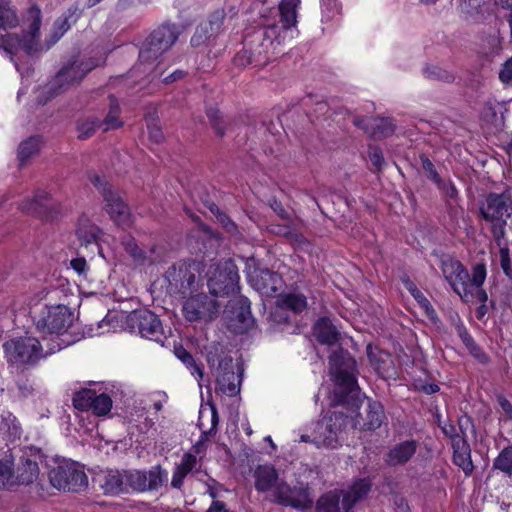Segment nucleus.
<instances>
[{"label":"nucleus","mask_w":512,"mask_h":512,"mask_svg":"<svg viewBox=\"0 0 512 512\" xmlns=\"http://www.w3.org/2000/svg\"><path fill=\"white\" fill-rule=\"evenodd\" d=\"M77 10V7H70L66 13L58 17L53 23L49 36L42 43L40 41L41 10L36 6L30 7L23 20L21 35L11 33L0 37V51L12 56L18 50H23L28 55H37L49 50L70 29L71 21L77 20Z\"/></svg>","instance_id":"1"},{"label":"nucleus","mask_w":512,"mask_h":512,"mask_svg":"<svg viewBox=\"0 0 512 512\" xmlns=\"http://www.w3.org/2000/svg\"><path fill=\"white\" fill-rule=\"evenodd\" d=\"M62 348L55 337L41 339L26 336L5 342L4 351L8 362L17 366H34L42 358L47 357Z\"/></svg>","instance_id":"2"},{"label":"nucleus","mask_w":512,"mask_h":512,"mask_svg":"<svg viewBox=\"0 0 512 512\" xmlns=\"http://www.w3.org/2000/svg\"><path fill=\"white\" fill-rule=\"evenodd\" d=\"M372 483L368 478L357 480L346 491H330L322 495L316 503L317 512H354L358 501L364 499L371 490Z\"/></svg>","instance_id":"3"},{"label":"nucleus","mask_w":512,"mask_h":512,"mask_svg":"<svg viewBox=\"0 0 512 512\" xmlns=\"http://www.w3.org/2000/svg\"><path fill=\"white\" fill-rule=\"evenodd\" d=\"M74 319L72 311L65 305H45L34 313L33 321L36 330L47 338L59 336L67 331Z\"/></svg>","instance_id":"4"},{"label":"nucleus","mask_w":512,"mask_h":512,"mask_svg":"<svg viewBox=\"0 0 512 512\" xmlns=\"http://www.w3.org/2000/svg\"><path fill=\"white\" fill-rule=\"evenodd\" d=\"M348 418L343 412L334 411L319 420L313 431L311 443L317 448L336 449L340 446V435L347 425Z\"/></svg>","instance_id":"5"},{"label":"nucleus","mask_w":512,"mask_h":512,"mask_svg":"<svg viewBox=\"0 0 512 512\" xmlns=\"http://www.w3.org/2000/svg\"><path fill=\"white\" fill-rule=\"evenodd\" d=\"M330 365L334 370L335 382L340 389L341 395L340 402L345 400L349 394L356 395L359 387L356 379V361L350 356L347 351L339 349L334 351L330 357Z\"/></svg>","instance_id":"6"},{"label":"nucleus","mask_w":512,"mask_h":512,"mask_svg":"<svg viewBox=\"0 0 512 512\" xmlns=\"http://www.w3.org/2000/svg\"><path fill=\"white\" fill-rule=\"evenodd\" d=\"M217 300L206 293H197L187 297L182 303V315L188 322L209 323L219 313Z\"/></svg>","instance_id":"7"},{"label":"nucleus","mask_w":512,"mask_h":512,"mask_svg":"<svg viewBox=\"0 0 512 512\" xmlns=\"http://www.w3.org/2000/svg\"><path fill=\"white\" fill-rule=\"evenodd\" d=\"M178 34L172 25H162L146 38L139 51L141 62L157 60L176 42Z\"/></svg>","instance_id":"8"},{"label":"nucleus","mask_w":512,"mask_h":512,"mask_svg":"<svg viewBox=\"0 0 512 512\" xmlns=\"http://www.w3.org/2000/svg\"><path fill=\"white\" fill-rule=\"evenodd\" d=\"M480 214L482 218L488 222L500 223L499 228H494L493 233L498 237L504 235L503 225L506 223L505 218L512 214V197L509 193H490L486 196L485 201L480 205Z\"/></svg>","instance_id":"9"},{"label":"nucleus","mask_w":512,"mask_h":512,"mask_svg":"<svg viewBox=\"0 0 512 512\" xmlns=\"http://www.w3.org/2000/svg\"><path fill=\"white\" fill-rule=\"evenodd\" d=\"M126 324L132 332H138L142 337L163 342V327L156 314L147 309L134 310L126 316Z\"/></svg>","instance_id":"10"},{"label":"nucleus","mask_w":512,"mask_h":512,"mask_svg":"<svg viewBox=\"0 0 512 512\" xmlns=\"http://www.w3.org/2000/svg\"><path fill=\"white\" fill-rule=\"evenodd\" d=\"M49 480L53 487L64 491L79 492L88 485L85 472L73 463H64L52 468L49 472Z\"/></svg>","instance_id":"11"},{"label":"nucleus","mask_w":512,"mask_h":512,"mask_svg":"<svg viewBox=\"0 0 512 512\" xmlns=\"http://www.w3.org/2000/svg\"><path fill=\"white\" fill-rule=\"evenodd\" d=\"M96 65L92 62L74 61L64 66L46 86V92L54 97L81 81Z\"/></svg>","instance_id":"12"},{"label":"nucleus","mask_w":512,"mask_h":512,"mask_svg":"<svg viewBox=\"0 0 512 512\" xmlns=\"http://www.w3.org/2000/svg\"><path fill=\"white\" fill-rule=\"evenodd\" d=\"M238 282L239 274L236 264L232 260H226L209 276L208 286L214 295L222 296L234 293L238 288Z\"/></svg>","instance_id":"13"},{"label":"nucleus","mask_w":512,"mask_h":512,"mask_svg":"<svg viewBox=\"0 0 512 512\" xmlns=\"http://www.w3.org/2000/svg\"><path fill=\"white\" fill-rule=\"evenodd\" d=\"M20 209L45 221H53L61 214L60 203L55 201L48 192L42 190L37 191L31 199L23 201Z\"/></svg>","instance_id":"14"},{"label":"nucleus","mask_w":512,"mask_h":512,"mask_svg":"<svg viewBox=\"0 0 512 512\" xmlns=\"http://www.w3.org/2000/svg\"><path fill=\"white\" fill-rule=\"evenodd\" d=\"M442 273L446 281L450 284L455 293L462 300L468 302L472 296L469 286V274L460 261L453 258L442 260Z\"/></svg>","instance_id":"15"},{"label":"nucleus","mask_w":512,"mask_h":512,"mask_svg":"<svg viewBox=\"0 0 512 512\" xmlns=\"http://www.w3.org/2000/svg\"><path fill=\"white\" fill-rule=\"evenodd\" d=\"M167 471L161 466L152 467L149 471L133 470L125 472L127 487L137 492L159 489L167 479Z\"/></svg>","instance_id":"16"},{"label":"nucleus","mask_w":512,"mask_h":512,"mask_svg":"<svg viewBox=\"0 0 512 512\" xmlns=\"http://www.w3.org/2000/svg\"><path fill=\"white\" fill-rule=\"evenodd\" d=\"M198 267L195 263H180L170 267L165 278L171 292L185 294L196 286V273Z\"/></svg>","instance_id":"17"},{"label":"nucleus","mask_w":512,"mask_h":512,"mask_svg":"<svg viewBox=\"0 0 512 512\" xmlns=\"http://www.w3.org/2000/svg\"><path fill=\"white\" fill-rule=\"evenodd\" d=\"M277 503L291 506L300 510H307L313 506V497L307 487L291 488L286 482H281L276 488Z\"/></svg>","instance_id":"18"},{"label":"nucleus","mask_w":512,"mask_h":512,"mask_svg":"<svg viewBox=\"0 0 512 512\" xmlns=\"http://www.w3.org/2000/svg\"><path fill=\"white\" fill-rule=\"evenodd\" d=\"M226 12L223 8L214 10L205 23H202L191 38L194 46L209 43L225 30Z\"/></svg>","instance_id":"19"},{"label":"nucleus","mask_w":512,"mask_h":512,"mask_svg":"<svg viewBox=\"0 0 512 512\" xmlns=\"http://www.w3.org/2000/svg\"><path fill=\"white\" fill-rule=\"evenodd\" d=\"M102 232L98 226L87 217H81L77 224L76 236L80 243V250L87 254L100 253L99 239Z\"/></svg>","instance_id":"20"},{"label":"nucleus","mask_w":512,"mask_h":512,"mask_svg":"<svg viewBox=\"0 0 512 512\" xmlns=\"http://www.w3.org/2000/svg\"><path fill=\"white\" fill-rule=\"evenodd\" d=\"M217 387L228 395L235 396L240 391V377L233 370V361L231 357H225L218 362L217 367Z\"/></svg>","instance_id":"21"},{"label":"nucleus","mask_w":512,"mask_h":512,"mask_svg":"<svg viewBox=\"0 0 512 512\" xmlns=\"http://www.w3.org/2000/svg\"><path fill=\"white\" fill-rule=\"evenodd\" d=\"M103 198L106 202V211L112 220L119 226L130 224V210L117 191L103 187Z\"/></svg>","instance_id":"22"},{"label":"nucleus","mask_w":512,"mask_h":512,"mask_svg":"<svg viewBox=\"0 0 512 512\" xmlns=\"http://www.w3.org/2000/svg\"><path fill=\"white\" fill-rule=\"evenodd\" d=\"M354 125L363 129L369 137L373 139H382L391 136L395 131V124L390 118H363L356 117Z\"/></svg>","instance_id":"23"},{"label":"nucleus","mask_w":512,"mask_h":512,"mask_svg":"<svg viewBox=\"0 0 512 512\" xmlns=\"http://www.w3.org/2000/svg\"><path fill=\"white\" fill-rule=\"evenodd\" d=\"M255 479V489L258 492H267L272 490L274 501L276 500V488L283 480H279L277 470L271 464L258 465L253 471Z\"/></svg>","instance_id":"24"},{"label":"nucleus","mask_w":512,"mask_h":512,"mask_svg":"<svg viewBox=\"0 0 512 512\" xmlns=\"http://www.w3.org/2000/svg\"><path fill=\"white\" fill-rule=\"evenodd\" d=\"M365 417L358 415L355 419V427L363 430H375L381 426L385 419L383 406L378 401L368 400Z\"/></svg>","instance_id":"25"},{"label":"nucleus","mask_w":512,"mask_h":512,"mask_svg":"<svg viewBox=\"0 0 512 512\" xmlns=\"http://www.w3.org/2000/svg\"><path fill=\"white\" fill-rule=\"evenodd\" d=\"M452 447L455 465L461 468L466 476L471 475L474 466L471 459V449L467 441L463 437L455 435Z\"/></svg>","instance_id":"26"},{"label":"nucleus","mask_w":512,"mask_h":512,"mask_svg":"<svg viewBox=\"0 0 512 512\" xmlns=\"http://www.w3.org/2000/svg\"><path fill=\"white\" fill-rule=\"evenodd\" d=\"M287 32H283L282 27L278 24H273L264 27L257 33V37L261 39L260 49L262 53L269 54V52L276 49L278 45H281L286 37Z\"/></svg>","instance_id":"27"},{"label":"nucleus","mask_w":512,"mask_h":512,"mask_svg":"<svg viewBox=\"0 0 512 512\" xmlns=\"http://www.w3.org/2000/svg\"><path fill=\"white\" fill-rule=\"evenodd\" d=\"M417 443L414 440H407L392 447L386 458L390 466H397L407 463L415 454Z\"/></svg>","instance_id":"28"},{"label":"nucleus","mask_w":512,"mask_h":512,"mask_svg":"<svg viewBox=\"0 0 512 512\" xmlns=\"http://www.w3.org/2000/svg\"><path fill=\"white\" fill-rule=\"evenodd\" d=\"M317 341L324 345H335L340 340V333L328 318H320L313 327Z\"/></svg>","instance_id":"29"},{"label":"nucleus","mask_w":512,"mask_h":512,"mask_svg":"<svg viewBox=\"0 0 512 512\" xmlns=\"http://www.w3.org/2000/svg\"><path fill=\"white\" fill-rule=\"evenodd\" d=\"M100 486L105 494L116 495L126 490L125 473L118 470L107 471L100 479Z\"/></svg>","instance_id":"30"},{"label":"nucleus","mask_w":512,"mask_h":512,"mask_svg":"<svg viewBox=\"0 0 512 512\" xmlns=\"http://www.w3.org/2000/svg\"><path fill=\"white\" fill-rule=\"evenodd\" d=\"M300 0H281L279 3L280 23L283 32H288L297 24V8Z\"/></svg>","instance_id":"31"},{"label":"nucleus","mask_w":512,"mask_h":512,"mask_svg":"<svg viewBox=\"0 0 512 512\" xmlns=\"http://www.w3.org/2000/svg\"><path fill=\"white\" fill-rule=\"evenodd\" d=\"M196 464V457L190 453H185L181 459V462L175 467L171 480V486L173 488H181L183 485L184 478L194 468Z\"/></svg>","instance_id":"32"},{"label":"nucleus","mask_w":512,"mask_h":512,"mask_svg":"<svg viewBox=\"0 0 512 512\" xmlns=\"http://www.w3.org/2000/svg\"><path fill=\"white\" fill-rule=\"evenodd\" d=\"M109 111L103 121H100L101 127L104 132L116 129L122 126V121L119 119L120 106L114 96H109Z\"/></svg>","instance_id":"33"},{"label":"nucleus","mask_w":512,"mask_h":512,"mask_svg":"<svg viewBox=\"0 0 512 512\" xmlns=\"http://www.w3.org/2000/svg\"><path fill=\"white\" fill-rule=\"evenodd\" d=\"M457 330L459 337L461 338L463 344L469 350L471 355L477 360H479L481 363H487L489 360L487 354L482 350L480 346L476 344V342L468 333V331L463 326H459Z\"/></svg>","instance_id":"34"},{"label":"nucleus","mask_w":512,"mask_h":512,"mask_svg":"<svg viewBox=\"0 0 512 512\" xmlns=\"http://www.w3.org/2000/svg\"><path fill=\"white\" fill-rule=\"evenodd\" d=\"M279 306L284 309H289L295 313H300L306 309L307 300L303 294H285L279 298Z\"/></svg>","instance_id":"35"},{"label":"nucleus","mask_w":512,"mask_h":512,"mask_svg":"<svg viewBox=\"0 0 512 512\" xmlns=\"http://www.w3.org/2000/svg\"><path fill=\"white\" fill-rule=\"evenodd\" d=\"M19 24L16 11L5 0H0V28L7 30Z\"/></svg>","instance_id":"36"},{"label":"nucleus","mask_w":512,"mask_h":512,"mask_svg":"<svg viewBox=\"0 0 512 512\" xmlns=\"http://www.w3.org/2000/svg\"><path fill=\"white\" fill-rule=\"evenodd\" d=\"M269 229L273 234L283 236L293 242L302 243L304 241L303 235L293 227L291 219L283 225L271 224Z\"/></svg>","instance_id":"37"},{"label":"nucleus","mask_w":512,"mask_h":512,"mask_svg":"<svg viewBox=\"0 0 512 512\" xmlns=\"http://www.w3.org/2000/svg\"><path fill=\"white\" fill-rule=\"evenodd\" d=\"M403 283L405 288L411 293V295L414 297V299L417 301L420 307L424 309L425 313L430 317L435 315V310L431 305L430 301L416 287V285L409 278L404 279Z\"/></svg>","instance_id":"38"},{"label":"nucleus","mask_w":512,"mask_h":512,"mask_svg":"<svg viewBox=\"0 0 512 512\" xmlns=\"http://www.w3.org/2000/svg\"><path fill=\"white\" fill-rule=\"evenodd\" d=\"M41 145L39 137H30L20 143L18 148V158L21 164L28 160L33 155L37 154Z\"/></svg>","instance_id":"39"},{"label":"nucleus","mask_w":512,"mask_h":512,"mask_svg":"<svg viewBox=\"0 0 512 512\" xmlns=\"http://www.w3.org/2000/svg\"><path fill=\"white\" fill-rule=\"evenodd\" d=\"M493 469L512 475V445L503 448L493 461Z\"/></svg>","instance_id":"40"},{"label":"nucleus","mask_w":512,"mask_h":512,"mask_svg":"<svg viewBox=\"0 0 512 512\" xmlns=\"http://www.w3.org/2000/svg\"><path fill=\"white\" fill-rule=\"evenodd\" d=\"M207 117L216 135L223 137L226 134V129L230 125V122L223 118L217 108L208 109Z\"/></svg>","instance_id":"41"},{"label":"nucleus","mask_w":512,"mask_h":512,"mask_svg":"<svg viewBox=\"0 0 512 512\" xmlns=\"http://www.w3.org/2000/svg\"><path fill=\"white\" fill-rule=\"evenodd\" d=\"M100 127V120L97 117L89 116L78 122V138L81 140L88 139L92 137L95 131Z\"/></svg>","instance_id":"42"},{"label":"nucleus","mask_w":512,"mask_h":512,"mask_svg":"<svg viewBox=\"0 0 512 512\" xmlns=\"http://www.w3.org/2000/svg\"><path fill=\"white\" fill-rule=\"evenodd\" d=\"M95 394L96 391L91 389L76 392L72 399L74 407L80 411H90Z\"/></svg>","instance_id":"43"},{"label":"nucleus","mask_w":512,"mask_h":512,"mask_svg":"<svg viewBox=\"0 0 512 512\" xmlns=\"http://www.w3.org/2000/svg\"><path fill=\"white\" fill-rule=\"evenodd\" d=\"M90 410L97 416H104L111 411L112 400L106 393L95 394Z\"/></svg>","instance_id":"44"},{"label":"nucleus","mask_w":512,"mask_h":512,"mask_svg":"<svg viewBox=\"0 0 512 512\" xmlns=\"http://www.w3.org/2000/svg\"><path fill=\"white\" fill-rule=\"evenodd\" d=\"M176 356L186 365L188 369H190L191 374L197 376L198 379H202L203 370L196 363L193 356L184 348L180 347L175 350Z\"/></svg>","instance_id":"45"},{"label":"nucleus","mask_w":512,"mask_h":512,"mask_svg":"<svg viewBox=\"0 0 512 512\" xmlns=\"http://www.w3.org/2000/svg\"><path fill=\"white\" fill-rule=\"evenodd\" d=\"M204 413L200 412L199 423L198 426L202 430L201 440H208L209 437L216 434V428L219 423L218 412L214 406L211 407L210 410V428L205 430L204 424Z\"/></svg>","instance_id":"46"},{"label":"nucleus","mask_w":512,"mask_h":512,"mask_svg":"<svg viewBox=\"0 0 512 512\" xmlns=\"http://www.w3.org/2000/svg\"><path fill=\"white\" fill-rule=\"evenodd\" d=\"M424 76L429 80H438L446 83H451L455 79L451 72L434 65L425 67Z\"/></svg>","instance_id":"47"},{"label":"nucleus","mask_w":512,"mask_h":512,"mask_svg":"<svg viewBox=\"0 0 512 512\" xmlns=\"http://www.w3.org/2000/svg\"><path fill=\"white\" fill-rule=\"evenodd\" d=\"M125 251L133 258V260L138 263H144L146 259L145 252L137 245L134 239L129 238L123 242Z\"/></svg>","instance_id":"48"},{"label":"nucleus","mask_w":512,"mask_h":512,"mask_svg":"<svg viewBox=\"0 0 512 512\" xmlns=\"http://www.w3.org/2000/svg\"><path fill=\"white\" fill-rule=\"evenodd\" d=\"M500 267L504 275L512 280V260L511 253L508 246H503L499 249Z\"/></svg>","instance_id":"49"},{"label":"nucleus","mask_w":512,"mask_h":512,"mask_svg":"<svg viewBox=\"0 0 512 512\" xmlns=\"http://www.w3.org/2000/svg\"><path fill=\"white\" fill-rule=\"evenodd\" d=\"M256 54L261 55L262 51L259 49H256L253 51L244 49L235 55L234 63L237 66H246V65L254 64L256 62L254 60V57Z\"/></svg>","instance_id":"50"},{"label":"nucleus","mask_w":512,"mask_h":512,"mask_svg":"<svg viewBox=\"0 0 512 512\" xmlns=\"http://www.w3.org/2000/svg\"><path fill=\"white\" fill-rule=\"evenodd\" d=\"M486 279V266L482 263L476 264L472 269V278L469 282L470 289L480 288Z\"/></svg>","instance_id":"51"},{"label":"nucleus","mask_w":512,"mask_h":512,"mask_svg":"<svg viewBox=\"0 0 512 512\" xmlns=\"http://www.w3.org/2000/svg\"><path fill=\"white\" fill-rule=\"evenodd\" d=\"M39 468L36 462L28 461L25 465V471L20 474L22 483H32L38 476Z\"/></svg>","instance_id":"52"},{"label":"nucleus","mask_w":512,"mask_h":512,"mask_svg":"<svg viewBox=\"0 0 512 512\" xmlns=\"http://www.w3.org/2000/svg\"><path fill=\"white\" fill-rule=\"evenodd\" d=\"M422 169L424 170L426 177L433 181L435 184L440 183V176L437 173L434 164L425 156H421Z\"/></svg>","instance_id":"53"},{"label":"nucleus","mask_w":512,"mask_h":512,"mask_svg":"<svg viewBox=\"0 0 512 512\" xmlns=\"http://www.w3.org/2000/svg\"><path fill=\"white\" fill-rule=\"evenodd\" d=\"M218 223L225 229L227 233H229L231 236L238 237L240 236V231L237 226V224L230 219L228 215L225 213L223 215H220V217L217 219Z\"/></svg>","instance_id":"54"},{"label":"nucleus","mask_w":512,"mask_h":512,"mask_svg":"<svg viewBox=\"0 0 512 512\" xmlns=\"http://www.w3.org/2000/svg\"><path fill=\"white\" fill-rule=\"evenodd\" d=\"M368 156L372 165L376 168L377 171H380L385 165L384 156L380 148L370 147Z\"/></svg>","instance_id":"55"},{"label":"nucleus","mask_w":512,"mask_h":512,"mask_svg":"<svg viewBox=\"0 0 512 512\" xmlns=\"http://www.w3.org/2000/svg\"><path fill=\"white\" fill-rule=\"evenodd\" d=\"M82 256L76 257L70 261L71 268L76 271L79 275L86 276L88 265L85 259V251L80 250Z\"/></svg>","instance_id":"56"},{"label":"nucleus","mask_w":512,"mask_h":512,"mask_svg":"<svg viewBox=\"0 0 512 512\" xmlns=\"http://www.w3.org/2000/svg\"><path fill=\"white\" fill-rule=\"evenodd\" d=\"M499 79L504 84H512V57L509 58L499 72Z\"/></svg>","instance_id":"57"},{"label":"nucleus","mask_w":512,"mask_h":512,"mask_svg":"<svg viewBox=\"0 0 512 512\" xmlns=\"http://www.w3.org/2000/svg\"><path fill=\"white\" fill-rule=\"evenodd\" d=\"M436 185L447 198L455 199L457 197V189L450 181L446 182L440 179V183H436Z\"/></svg>","instance_id":"58"},{"label":"nucleus","mask_w":512,"mask_h":512,"mask_svg":"<svg viewBox=\"0 0 512 512\" xmlns=\"http://www.w3.org/2000/svg\"><path fill=\"white\" fill-rule=\"evenodd\" d=\"M13 473L7 464L0 461V489L6 487L12 479Z\"/></svg>","instance_id":"59"},{"label":"nucleus","mask_w":512,"mask_h":512,"mask_svg":"<svg viewBox=\"0 0 512 512\" xmlns=\"http://www.w3.org/2000/svg\"><path fill=\"white\" fill-rule=\"evenodd\" d=\"M269 205L271 207V209L283 220L285 221H289L290 220V215L289 213L285 210V208L283 207V205L281 204V202H279L278 200L276 199H271L269 201Z\"/></svg>","instance_id":"60"},{"label":"nucleus","mask_w":512,"mask_h":512,"mask_svg":"<svg viewBox=\"0 0 512 512\" xmlns=\"http://www.w3.org/2000/svg\"><path fill=\"white\" fill-rule=\"evenodd\" d=\"M148 133L149 138L155 143H160L164 138L161 128L156 124L148 125Z\"/></svg>","instance_id":"61"},{"label":"nucleus","mask_w":512,"mask_h":512,"mask_svg":"<svg viewBox=\"0 0 512 512\" xmlns=\"http://www.w3.org/2000/svg\"><path fill=\"white\" fill-rule=\"evenodd\" d=\"M89 180L90 182L101 192V194L103 195V187H106V188H112L111 186H109L102 178L100 175L96 174V173H90L89 174Z\"/></svg>","instance_id":"62"},{"label":"nucleus","mask_w":512,"mask_h":512,"mask_svg":"<svg viewBox=\"0 0 512 512\" xmlns=\"http://www.w3.org/2000/svg\"><path fill=\"white\" fill-rule=\"evenodd\" d=\"M498 404L501 407L502 411L505 413L507 419L512 420V404L505 397L498 398Z\"/></svg>","instance_id":"63"},{"label":"nucleus","mask_w":512,"mask_h":512,"mask_svg":"<svg viewBox=\"0 0 512 512\" xmlns=\"http://www.w3.org/2000/svg\"><path fill=\"white\" fill-rule=\"evenodd\" d=\"M206 512H228V510L226 509L224 502L216 500L212 502L211 506Z\"/></svg>","instance_id":"64"}]
</instances>
